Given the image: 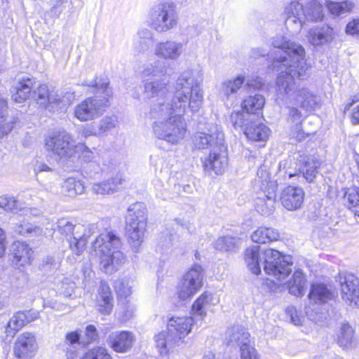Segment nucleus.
<instances>
[{"label":"nucleus","instance_id":"63","mask_svg":"<svg viewBox=\"0 0 359 359\" xmlns=\"http://www.w3.org/2000/svg\"><path fill=\"white\" fill-rule=\"evenodd\" d=\"M80 334L77 332H71L66 335V340L70 344H74L79 341Z\"/></svg>","mask_w":359,"mask_h":359},{"label":"nucleus","instance_id":"42","mask_svg":"<svg viewBox=\"0 0 359 359\" xmlns=\"http://www.w3.org/2000/svg\"><path fill=\"white\" fill-rule=\"evenodd\" d=\"M325 5L330 13L335 17L350 13L355 6V4L351 1H344L339 2L327 1Z\"/></svg>","mask_w":359,"mask_h":359},{"label":"nucleus","instance_id":"53","mask_svg":"<svg viewBox=\"0 0 359 359\" xmlns=\"http://www.w3.org/2000/svg\"><path fill=\"white\" fill-rule=\"evenodd\" d=\"M286 316L290 318V322L295 325H301L303 323V317H301L294 306H288L285 310Z\"/></svg>","mask_w":359,"mask_h":359},{"label":"nucleus","instance_id":"57","mask_svg":"<svg viewBox=\"0 0 359 359\" xmlns=\"http://www.w3.org/2000/svg\"><path fill=\"white\" fill-rule=\"evenodd\" d=\"M74 283L70 282L67 278H65L63 281H62L61 292L65 297H70L74 292Z\"/></svg>","mask_w":359,"mask_h":359},{"label":"nucleus","instance_id":"9","mask_svg":"<svg viewBox=\"0 0 359 359\" xmlns=\"http://www.w3.org/2000/svg\"><path fill=\"white\" fill-rule=\"evenodd\" d=\"M177 22L178 15L173 2H161L150 10V26L158 33H165L172 29L177 26Z\"/></svg>","mask_w":359,"mask_h":359},{"label":"nucleus","instance_id":"11","mask_svg":"<svg viewBox=\"0 0 359 359\" xmlns=\"http://www.w3.org/2000/svg\"><path fill=\"white\" fill-rule=\"evenodd\" d=\"M46 148L60 158H68L76 152L72 136L65 130L55 131L45 139Z\"/></svg>","mask_w":359,"mask_h":359},{"label":"nucleus","instance_id":"7","mask_svg":"<svg viewBox=\"0 0 359 359\" xmlns=\"http://www.w3.org/2000/svg\"><path fill=\"white\" fill-rule=\"evenodd\" d=\"M54 230L69 240L73 253L80 255L85 250L88 238L97 231V227L94 224H74L68 219L62 218L57 221Z\"/></svg>","mask_w":359,"mask_h":359},{"label":"nucleus","instance_id":"4","mask_svg":"<svg viewBox=\"0 0 359 359\" xmlns=\"http://www.w3.org/2000/svg\"><path fill=\"white\" fill-rule=\"evenodd\" d=\"M120 244V239L111 232L100 234L93 243V248L100 256V264L107 273L118 271L126 260L118 250Z\"/></svg>","mask_w":359,"mask_h":359},{"label":"nucleus","instance_id":"15","mask_svg":"<svg viewBox=\"0 0 359 359\" xmlns=\"http://www.w3.org/2000/svg\"><path fill=\"white\" fill-rule=\"evenodd\" d=\"M294 85L295 83H294L290 94H280L277 91L278 98L285 101V102H292V100L294 97L296 102L299 104L302 109L309 112L315 111L318 106L317 97L307 88H303L298 90H294ZM276 90H278L277 88Z\"/></svg>","mask_w":359,"mask_h":359},{"label":"nucleus","instance_id":"44","mask_svg":"<svg viewBox=\"0 0 359 359\" xmlns=\"http://www.w3.org/2000/svg\"><path fill=\"white\" fill-rule=\"evenodd\" d=\"M0 208L13 213L25 211L21 202L17 201L15 197L8 196H0Z\"/></svg>","mask_w":359,"mask_h":359},{"label":"nucleus","instance_id":"47","mask_svg":"<svg viewBox=\"0 0 359 359\" xmlns=\"http://www.w3.org/2000/svg\"><path fill=\"white\" fill-rule=\"evenodd\" d=\"M250 115L244 114V112L236 111H233L230 116V122L235 128L243 129L250 123Z\"/></svg>","mask_w":359,"mask_h":359},{"label":"nucleus","instance_id":"17","mask_svg":"<svg viewBox=\"0 0 359 359\" xmlns=\"http://www.w3.org/2000/svg\"><path fill=\"white\" fill-rule=\"evenodd\" d=\"M285 24L287 29L292 34H298L305 22V13L302 4L292 1L285 8Z\"/></svg>","mask_w":359,"mask_h":359},{"label":"nucleus","instance_id":"32","mask_svg":"<svg viewBox=\"0 0 359 359\" xmlns=\"http://www.w3.org/2000/svg\"><path fill=\"white\" fill-rule=\"evenodd\" d=\"M99 295V311L103 314H109L113 309V297L111 288L107 282H101Z\"/></svg>","mask_w":359,"mask_h":359},{"label":"nucleus","instance_id":"37","mask_svg":"<svg viewBox=\"0 0 359 359\" xmlns=\"http://www.w3.org/2000/svg\"><path fill=\"white\" fill-rule=\"evenodd\" d=\"M265 104V99L263 95L256 94L250 95L245 98L242 102V108L248 114H258L262 111Z\"/></svg>","mask_w":359,"mask_h":359},{"label":"nucleus","instance_id":"59","mask_svg":"<svg viewBox=\"0 0 359 359\" xmlns=\"http://www.w3.org/2000/svg\"><path fill=\"white\" fill-rule=\"evenodd\" d=\"M257 175L261 179L262 182V187L265 186V189H269L271 184L273 185V184L271 182H268V180L269 179V174L266 172L262 168H260L257 170Z\"/></svg>","mask_w":359,"mask_h":359},{"label":"nucleus","instance_id":"61","mask_svg":"<svg viewBox=\"0 0 359 359\" xmlns=\"http://www.w3.org/2000/svg\"><path fill=\"white\" fill-rule=\"evenodd\" d=\"M95 359H111L110 355L107 353L106 348L103 347H96L93 348Z\"/></svg>","mask_w":359,"mask_h":359},{"label":"nucleus","instance_id":"5","mask_svg":"<svg viewBox=\"0 0 359 359\" xmlns=\"http://www.w3.org/2000/svg\"><path fill=\"white\" fill-rule=\"evenodd\" d=\"M83 85L90 86L95 89V93H102L104 95L88 97L74 107V116L81 121H88L102 114L109 102L111 91L107 82L100 83L97 81H92L90 83H83Z\"/></svg>","mask_w":359,"mask_h":359},{"label":"nucleus","instance_id":"31","mask_svg":"<svg viewBox=\"0 0 359 359\" xmlns=\"http://www.w3.org/2000/svg\"><path fill=\"white\" fill-rule=\"evenodd\" d=\"M269 128L263 123L250 121L248 126L244 128L246 137L253 141H266L269 135Z\"/></svg>","mask_w":359,"mask_h":359},{"label":"nucleus","instance_id":"28","mask_svg":"<svg viewBox=\"0 0 359 359\" xmlns=\"http://www.w3.org/2000/svg\"><path fill=\"white\" fill-rule=\"evenodd\" d=\"M245 82V76L239 75L236 78L227 79L222 83L220 95L224 100L233 102L238 90Z\"/></svg>","mask_w":359,"mask_h":359},{"label":"nucleus","instance_id":"60","mask_svg":"<svg viewBox=\"0 0 359 359\" xmlns=\"http://www.w3.org/2000/svg\"><path fill=\"white\" fill-rule=\"evenodd\" d=\"M86 337L87 338V342H90L97 339L98 334L94 325H89L86 327Z\"/></svg>","mask_w":359,"mask_h":359},{"label":"nucleus","instance_id":"18","mask_svg":"<svg viewBox=\"0 0 359 359\" xmlns=\"http://www.w3.org/2000/svg\"><path fill=\"white\" fill-rule=\"evenodd\" d=\"M185 50V44L175 40H166L156 44L154 54L159 58L175 61Z\"/></svg>","mask_w":359,"mask_h":359},{"label":"nucleus","instance_id":"3","mask_svg":"<svg viewBox=\"0 0 359 359\" xmlns=\"http://www.w3.org/2000/svg\"><path fill=\"white\" fill-rule=\"evenodd\" d=\"M244 259L248 268L255 274L261 272V263L266 274L273 276L278 280H283L291 272L292 257L282 255L278 250L267 249L260 255V247L252 246L245 250Z\"/></svg>","mask_w":359,"mask_h":359},{"label":"nucleus","instance_id":"52","mask_svg":"<svg viewBox=\"0 0 359 359\" xmlns=\"http://www.w3.org/2000/svg\"><path fill=\"white\" fill-rule=\"evenodd\" d=\"M74 97V93L71 91H62L60 95L57 93V100L54 104L57 105L60 109L65 108L72 102Z\"/></svg>","mask_w":359,"mask_h":359},{"label":"nucleus","instance_id":"24","mask_svg":"<svg viewBox=\"0 0 359 359\" xmlns=\"http://www.w3.org/2000/svg\"><path fill=\"white\" fill-rule=\"evenodd\" d=\"M39 317V313L32 311H18L13 315L7 324L6 332L8 336L13 337L15 333L26 324L34 321Z\"/></svg>","mask_w":359,"mask_h":359},{"label":"nucleus","instance_id":"54","mask_svg":"<svg viewBox=\"0 0 359 359\" xmlns=\"http://www.w3.org/2000/svg\"><path fill=\"white\" fill-rule=\"evenodd\" d=\"M25 231L27 233L26 237L28 238H39L43 235V231L41 227L30 223H27Z\"/></svg>","mask_w":359,"mask_h":359},{"label":"nucleus","instance_id":"16","mask_svg":"<svg viewBox=\"0 0 359 359\" xmlns=\"http://www.w3.org/2000/svg\"><path fill=\"white\" fill-rule=\"evenodd\" d=\"M228 165V152L226 144L210 150L209 156L203 161L206 171H214L215 174H222Z\"/></svg>","mask_w":359,"mask_h":359},{"label":"nucleus","instance_id":"58","mask_svg":"<svg viewBox=\"0 0 359 359\" xmlns=\"http://www.w3.org/2000/svg\"><path fill=\"white\" fill-rule=\"evenodd\" d=\"M172 246L171 235L167 234L165 237H161L158 241V248L159 250H168Z\"/></svg>","mask_w":359,"mask_h":359},{"label":"nucleus","instance_id":"40","mask_svg":"<svg viewBox=\"0 0 359 359\" xmlns=\"http://www.w3.org/2000/svg\"><path fill=\"white\" fill-rule=\"evenodd\" d=\"M305 277L302 271L297 270L288 283L289 292L294 296H302L305 293Z\"/></svg>","mask_w":359,"mask_h":359},{"label":"nucleus","instance_id":"48","mask_svg":"<svg viewBox=\"0 0 359 359\" xmlns=\"http://www.w3.org/2000/svg\"><path fill=\"white\" fill-rule=\"evenodd\" d=\"M128 278H119L115 280L114 287L118 296L126 298L132 293V285Z\"/></svg>","mask_w":359,"mask_h":359},{"label":"nucleus","instance_id":"62","mask_svg":"<svg viewBox=\"0 0 359 359\" xmlns=\"http://www.w3.org/2000/svg\"><path fill=\"white\" fill-rule=\"evenodd\" d=\"M98 133L99 132L96 124L87 126L83 130V133L85 136H100Z\"/></svg>","mask_w":359,"mask_h":359},{"label":"nucleus","instance_id":"39","mask_svg":"<svg viewBox=\"0 0 359 359\" xmlns=\"http://www.w3.org/2000/svg\"><path fill=\"white\" fill-rule=\"evenodd\" d=\"M311 300L315 303H325L333 297L332 293L323 284H314L309 294Z\"/></svg>","mask_w":359,"mask_h":359},{"label":"nucleus","instance_id":"23","mask_svg":"<svg viewBox=\"0 0 359 359\" xmlns=\"http://www.w3.org/2000/svg\"><path fill=\"white\" fill-rule=\"evenodd\" d=\"M224 341L229 346L242 348L243 346L250 345V333L242 325H233L226 330Z\"/></svg>","mask_w":359,"mask_h":359},{"label":"nucleus","instance_id":"21","mask_svg":"<svg viewBox=\"0 0 359 359\" xmlns=\"http://www.w3.org/2000/svg\"><path fill=\"white\" fill-rule=\"evenodd\" d=\"M276 198V187L272 185L263 190L255 199V208L261 215H270L275 210Z\"/></svg>","mask_w":359,"mask_h":359},{"label":"nucleus","instance_id":"64","mask_svg":"<svg viewBox=\"0 0 359 359\" xmlns=\"http://www.w3.org/2000/svg\"><path fill=\"white\" fill-rule=\"evenodd\" d=\"M268 55L267 51L261 48H252L250 53V57L257 59L259 57H263Z\"/></svg>","mask_w":359,"mask_h":359},{"label":"nucleus","instance_id":"25","mask_svg":"<svg viewBox=\"0 0 359 359\" xmlns=\"http://www.w3.org/2000/svg\"><path fill=\"white\" fill-rule=\"evenodd\" d=\"M34 88L33 80L27 76L18 79V82L13 87L12 100L18 103H22L32 97V88Z\"/></svg>","mask_w":359,"mask_h":359},{"label":"nucleus","instance_id":"22","mask_svg":"<svg viewBox=\"0 0 359 359\" xmlns=\"http://www.w3.org/2000/svg\"><path fill=\"white\" fill-rule=\"evenodd\" d=\"M126 181L124 173L118 172L107 180L94 183L92 186V191L95 194H113L119 191L120 187Z\"/></svg>","mask_w":359,"mask_h":359},{"label":"nucleus","instance_id":"33","mask_svg":"<svg viewBox=\"0 0 359 359\" xmlns=\"http://www.w3.org/2000/svg\"><path fill=\"white\" fill-rule=\"evenodd\" d=\"M32 98L39 104L47 107L55 104L57 100V93L49 91L46 85H40L33 90Z\"/></svg>","mask_w":359,"mask_h":359},{"label":"nucleus","instance_id":"26","mask_svg":"<svg viewBox=\"0 0 359 359\" xmlns=\"http://www.w3.org/2000/svg\"><path fill=\"white\" fill-rule=\"evenodd\" d=\"M13 263L17 266H22L31 262L33 254L32 248L24 242H14L11 247Z\"/></svg>","mask_w":359,"mask_h":359},{"label":"nucleus","instance_id":"14","mask_svg":"<svg viewBox=\"0 0 359 359\" xmlns=\"http://www.w3.org/2000/svg\"><path fill=\"white\" fill-rule=\"evenodd\" d=\"M341 298L350 306L359 307V278L351 273L339 275Z\"/></svg>","mask_w":359,"mask_h":359},{"label":"nucleus","instance_id":"56","mask_svg":"<svg viewBox=\"0 0 359 359\" xmlns=\"http://www.w3.org/2000/svg\"><path fill=\"white\" fill-rule=\"evenodd\" d=\"M346 32L347 34L359 37V18L353 19L347 24Z\"/></svg>","mask_w":359,"mask_h":359},{"label":"nucleus","instance_id":"49","mask_svg":"<svg viewBox=\"0 0 359 359\" xmlns=\"http://www.w3.org/2000/svg\"><path fill=\"white\" fill-rule=\"evenodd\" d=\"M80 151L79 158L86 163H95L97 158V153L95 149H90L84 144H78L76 146V151Z\"/></svg>","mask_w":359,"mask_h":359},{"label":"nucleus","instance_id":"35","mask_svg":"<svg viewBox=\"0 0 359 359\" xmlns=\"http://www.w3.org/2000/svg\"><path fill=\"white\" fill-rule=\"evenodd\" d=\"M252 241L257 243H268L278 241L280 233L277 229L261 226L251 235Z\"/></svg>","mask_w":359,"mask_h":359},{"label":"nucleus","instance_id":"36","mask_svg":"<svg viewBox=\"0 0 359 359\" xmlns=\"http://www.w3.org/2000/svg\"><path fill=\"white\" fill-rule=\"evenodd\" d=\"M304 120L302 112L294 107H288L287 121L294 125V129L292 131V135L299 140L304 139V133L302 130V122Z\"/></svg>","mask_w":359,"mask_h":359},{"label":"nucleus","instance_id":"51","mask_svg":"<svg viewBox=\"0 0 359 359\" xmlns=\"http://www.w3.org/2000/svg\"><path fill=\"white\" fill-rule=\"evenodd\" d=\"M117 123V120L116 117L114 116H105L102 118L99 123H97V127L98 130V134L100 136L103 135L106 133L109 132L111 129L116 127Z\"/></svg>","mask_w":359,"mask_h":359},{"label":"nucleus","instance_id":"1","mask_svg":"<svg viewBox=\"0 0 359 359\" xmlns=\"http://www.w3.org/2000/svg\"><path fill=\"white\" fill-rule=\"evenodd\" d=\"M198 73L184 72L177 79L175 93L171 100L169 81L165 78L147 79L142 81L144 93L148 98H156L148 114L155 135L172 144L182 140L186 134V123L182 116L187 109L199 111L203 104V92Z\"/></svg>","mask_w":359,"mask_h":359},{"label":"nucleus","instance_id":"41","mask_svg":"<svg viewBox=\"0 0 359 359\" xmlns=\"http://www.w3.org/2000/svg\"><path fill=\"white\" fill-rule=\"evenodd\" d=\"M167 71L165 64L163 61L155 60L153 62L144 65L141 72V76L144 79H149L150 76H158L165 74Z\"/></svg>","mask_w":359,"mask_h":359},{"label":"nucleus","instance_id":"38","mask_svg":"<svg viewBox=\"0 0 359 359\" xmlns=\"http://www.w3.org/2000/svg\"><path fill=\"white\" fill-rule=\"evenodd\" d=\"M84 189L83 182L74 177L67 178L62 185V194L71 198L82 194Z\"/></svg>","mask_w":359,"mask_h":359},{"label":"nucleus","instance_id":"45","mask_svg":"<svg viewBox=\"0 0 359 359\" xmlns=\"http://www.w3.org/2000/svg\"><path fill=\"white\" fill-rule=\"evenodd\" d=\"M241 242L240 238L232 236L219 237L215 241V248L220 251H230L236 248Z\"/></svg>","mask_w":359,"mask_h":359},{"label":"nucleus","instance_id":"50","mask_svg":"<svg viewBox=\"0 0 359 359\" xmlns=\"http://www.w3.org/2000/svg\"><path fill=\"white\" fill-rule=\"evenodd\" d=\"M344 198L347 200V206L355 215L359 217V193L356 190L346 192Z\"/></svg>","mask_w":359,"mask_h":359},{"label":"nucleus","instance_id":"29","mask_svg":"<svg viewBox=\"0 0 359 359\" xmlns=\"http://www.w3.org/2000/svg\"><path fill=\"white\" fill-rule=\"evenodd\" d=\"M111 348L116 352H126L131 348L134 337L130 332H114L109 337Z\"/></svg>","mask_w":359,"mask_h":359},{"label":"nucleus","instance_id":"46","mask_svg":"<svg viewBox=\"0 0 359 359\" xmlns=\"http://www.w3.org/2000/svg\"><path fill=\"white\" fill-rule=\"evenodd\" d=\"M138 39L135 46V48L141 52L147 50L152 42V34L148 29H142L138 32Z\"/></svg>","mask_w":359,"mask_h":359},{"label":"nucleus","instance_id":"43","mask_svg":"<svg viewBox=\"0 0 359 359\" xmlns=\"http://www.w3.org/2000/svg\"><path fill=\"white\" fill-rule=\"evenodd\" d=\"M305 20L320 21L324 18L323 6L316 0L310 1L304 10Z\"/></svg>","mask_w":359,"mask_h":359},{"label":"nucleus","instance_id":"10","mask_svg":"<svg viewBox=\"0 0 359 359\" xmlns=\"http://www.w3.org/2000/svg\"><path fill=\"white\" fill-rule=\"evenodd\" d=\"M203 278L201 266L194 264L187 271L178 285L176 296L172 297L175 306L182 305V302L191 297L202 286Z\"/></svg>","mask_w":359,"mask_h":359},{"label":"nucleus","instance_id":"30","mask_svg":"<svg viewBox=\"0 0 359 359\" xmlns=\"http://www.w3.org/2000/svg\"><path fill=\"white\" fill-rule=\"evenodd\" d=\"M217 302L218 299H215L212 293L205 292L194 302L192 305L193 314L201 317L202 320L206 316L208 309Z\"/></svg>","mask_w":359,"mask_h":359},{"label":"nucleus","instance_id":"19","mask_svg":"<svg viewBox=\"0 0 359 359\" xmlns=\"http://www.w3.org/2000/svg\"><path fill=\"white\" fill-rule=\"evenodd\" d=\"M35 336L30 332L21 334L15 344L14 354L20 359H30L37 351Z\"/></svg>","mask_w":359,"mask_h":359},{"label":"nucleus","instance_id":"55","mask_svg":"<svg viewBox=\"0 0 359 359\" xmlns=\"http://www.w3.org/2000/svg\"><path fill=\"white\" fill-rule=\"evenodd\" d=\"M241 359H257V353L255 348L249 345L248 346H243L240 348Z\"/></svg>","mask_w":359,"mask_h":359},{"label":"nucleus","instance_id":"8","mask_svg":"<svg viewBox=\"0 0 359 359\" xmlns=\"http://www.w3.org/2000/svg\"><path fill=\"white\" fill-rule=\"evenodd\" d=\"M126 231L134 251L137 252L143 242L147 225V210L143 203H135L128 208Z\"/></svg>","mask_w":359,"mask_h":359},{"label":"nucleus","instance_id":"12","mask_svg":"<svg viewBox=\"0 0 359 359\" xmlns=\"http://www.w3.org/2000/svg\"><path fill=\"white\" fill-rule=\"evenodd\" d=\"M193 142L195 147L198 149L213 150L225 144L221 127L213 122L206 123L202 130L196 133Z\"/></svg>","mask_w":359,"mask_h":359},{"label":"nucleus","instance_id":"2","mask_svg":"<svg viewBox=\"0 0 359 359\" xmlns=\"http://www.w3.org/2000/svg\"><path fill=\"white\" fill-rule=\"evenodd\" d=\"M271 43L276 49L271 55L273 59V69L278 72V91L280 94H290L294 79L304 80L309 75L311 66L305 60L304 48L282 35L273 37Z\"/></svg>","mask_w":359,"mask_h":359},{"label":"nucleus","instance_id":"34","mask_svg":"<svg viewBox=\"0 0 359 359\" xmlns=\"http://www.w3.org/2000/svg\"><path fill=\"white\" fill-rule=\"evenodd\" d=\"M337 344L343 348L350 349L356 344L354 330L348 323H342L337 334Z\"/></svg>","mask_w":359,"mask_h":359},{"label":"nucleus","instance_id":"20","mask_svg":"<svg viewBox=\"0 0 359 359\" xmlns=\"http://www.w3.org/2000/svg\"><path fill=\"white\" fill-rule=\"evenodd\" d=\"M304 198V191L299 187L288 186L280 194L283 206L288 210H295L302 206Z\"/></svg>","mask_w":359,"mask_h":359},{"label":"nucleus","instance_id":"27","mask_svg":"<svg viewBox=\"0 0 359 359\" xmlns=\"http://www.w3.org/2000/svg\"><path fill=\"white\" fill-rule=\"evenodd\" d=\"M308 39L316 46L327 44L334 39V30L329 25L316 27L309 31Z\"/></svg>","mask_w":359,"mask_h":359},{"label":"nucleus","instance_id":"6","mask_svg":"<svg viewBox=\"0 0 359 359\" xmlns=\"http://www.w3.org/2000/svg\"><path fill=\"white\" fill-rule=\"evenodd\" d=\"M194 318L191 316L171 317L168 322V331H162L154 337L156 345L161 355L178 345L191 331Z\"/></svg>","mask_w":359,"mask_h":359},{"label":"nucleus","instance_id":"13","mask_svg":"<svg viewBox=\"0 0 359 359\" xmlns=\"http://www.w3.org/2000/svg\"><path fill=\"white\" fill-rule=\"evenodd\" d=\"M293 158L296 165L294 167L295 172H292L286 170L284 172L287 174L289 178L302 175L307 182H313L318 174L320 162L314 157L307 156L303 153L297 152Z\"/></svg>","mask_w":359,"mask_h":359}]
</instances>
